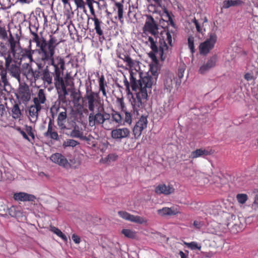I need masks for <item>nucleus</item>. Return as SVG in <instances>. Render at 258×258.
Listing matches in <instances>:
<instances>
[{
  "mask_svg": "<svg viewBox=\"0 0 258 258\" xmlns=\"http://www.w3.org/2000/svg\"><path fill=\"white\" fill-rule=\"evenodd\" d=\"M131 86L136 92L133 96L131 104L134 110L138 111L142 108L146 101L148 94L151 93L152 86L156 84L157 73L151 71V75L144 74L140 69L139 62H135L130 67Z\"/></svg>",
  "mask_w": 258,
  "mask_h": 258,
  "instance_id": "obj_1",
  "label": "nucleus"
},
{
  "mask_svg": "<svg viewBox=\"0 0 258 258\" xmlns=\"http://www.w3.org/2000/svg\"><path fill=\"white\" fill-rule=\"evenodd\" d=\"M59 43V42L55 37L50 35L48 45L46 47L41 45L42 49L37 50L38 55L36 61L37 65L39 69L43 68L46 62H51V64L54 68L55 86L58 93L66 96L68 92L63 79L61 77L64 70V61L60 56H56L55 58L53 57L55 49Z\"/></svg>",
  "mask_w": 258,
  "mask_h": 258,
  "instance_id": "obj_2",
  "label": "nucleus"
},
{
  "mask_svg": "<svg viewBox=\"0 0 258 258\" xmlns=\"http://www.w3.org/2000/svg\"><path fill=\"white\" fill-rule=\"evenodd\" d=\"M143 34L147 35L148 33L153 36L145 37L147 40L146 43L152 50L162 60H164L168 56L172 48V35L168 31L165 32L162 38H159L157 43V35L158 34V28L154 19L151 16H147L145 25L143 28Z\"/></svg>",
  "mask_w": 258,
  "mask_h": 258,
  "instance_id": "obj_3",
  "label": "nucleus"
},
{
  "mask_svg": "<svg viewBox=\"0 0 258 258\" xmlns=\"http://www.w3.org/2000/svg\"><path fill=\"white\" fill-rule=\"evenodd\" d=\"M110 118V114L105 112L103 106H101L100 109L96 113L91 112L88 116V123L90 127L95 126L96 125H102L105 129H108L105 122Z\"/></svg>",
  "mask_w": 258,
  "mask_h": 258,
  "instance_id": "obj_4",
  "label": "nucleus"
},
{
  "mask_svg": "<svg viewBox=\"0 0 258 258\" xmlns=\"http://www.w3.org/2000/svg\"><path fill=\"white\" fill-rule=\"evenodd\" d=\"M85 98L87 101V106L91 112L100 109L102 106L98 93L93 92L91 89L87 88Z\"/></svg>",
  "mask_w": 258,
  "mask_h": 258,
  "instance_id": "obj_5",
  "label": "nucleus"
},
{
  "mask_svg": "<svg viewBox=\"0 0 258 258\" xmlns=\"http://www.w3.org/2000/svg\"><path fill=\"white\" fill-rule=\"evenodd\" d=\"M217 39V37L215 33H210L209 38L205 42L201 43L199 46V50L201 54L204 55L208 54L214 47Z\"/></svg>",
  "mask_w": 258,
  "mask_h": 258,
  "instance_id": "obj_6",
  "label": "nucleus"
},
{
  "mask_svg": "<svg viewBox=\"0 0 258 258\" xmlns=\"http://www.w3.org/2000/svg\"><path fill=\"white\" fill-rule=\"evenodd\" d=\"M5 66L6 69L9 72L12 77L16 78L20 82L21 80V69L19 66L15 63H13L12 57L10 58L8 63L7 60L5 61Z\"/></svg>",
  "mask_w": 258,
  "mask_h": 258,
  "instance_id": "obj_7",
  "label": "nucleus"
},
{
  "mask_svg": "<svg viewBox=\"0 0 258 258\" xmlns=\"http://www.w3.org/2000/svg\"><path fill=\"white\" fill-rule=\"evenodd\" d=\"M118 214L121 218L126 221L139 224H146L148 221L147 219L144 217L134 215L126 211H119Z\"/></svg>",
  "mask_w": 258,
  "mask_h": 258,
  "instance_id": "obj_8",
  "label": "nucleus"
},
{
  "mask_svg": "<svg viewBox=\"0 0 258 258\" xmlns=\"http://www.w3.org/2000/svg\"><path fill=\"white\" fill-rule=\"evenodd\" d=\"M148 120L146 116H142L136 122L133 129V135L135 139H139L144 129L147 126Z\"/></svg>",
  "mask_w": 258,
  "mask_h": 258,
  "instance_id": "obj_9",
  "label": "nucleus"
},
{
  "mask_svg": "<svg viewBox=\"0 0 258 258\" xmlns=\"http://www.w3.org/2000/svg\"><path fill=\"white\" fill-rule=\"evenodd\" d=\"M130 131L126 127L118 128L113 130L111 133V137L115 140L120 141L130 137Z\"/></svg>",
  "mask_w": 258,
  "mask_h": 258,
  "instance_id": "obj_10",
  "label": "nucleus"
},
{
  "mask_svg": "<svg viewBox=\"0 0 258 258\" xmlns=\"http://www.w3.org/2000/svg\"><path fill=\"white\" fill-rule=\"evenodd\" d=\"M16 52V53L14 52L12 53L15 59L22 60L23 59L27 58L30 62L33 61L32 53L34 52V50L23 49L21 47L20 48L19 51Z\"/></svg>",
  "mask_w": 258,
  "mask_h": 258,
  "instance_id": "obj_11",
  "label": "nucleus"
},
{
  "mask_svg": "<svg viewBox=\"0 0 258 258\" xmlns=\"http://www.w3.org/2000/svg\"><path fill=\"white\" fill-rule=\"evenodd\" d=\"M217 61V56H212L205 63L201 66L199 70V73L201 74H205L209 71L211 69L216 66Z\"/></svg>",
  "mask_w": 258,
  "mask_h": 258,
  "instance_id": "obj_12",
  "label": "nucleus"
},
{
  "mask_svg": "<svg viewBox=\"0 0 258 258\" xmlns=\"http://www.w3.org/2000/svg\"><path fill=\"white\" fill-rule=\"evenodd\" d=\"M17 98L23 103L29 101L31 98V94L27 86H21L19 89L17 95Z\"/></svg>",
  "mask_w": 258,
  "mask_h": 258,
  "instance_id": "obj_13",
  "label": "nucleus"
},
{
  "mask_svg": "<svg viewBox=\"0 0 258 258\" xmlns=\"http://www.w3.org/2000/svg\"><path fill=\"white\" fill-rule=\"evenodd\" d=\"M14 199L17 202H34L36 197L32 194L25 192H16L13 195Z\"/></svg>",
  "mask_w": 258,
  "mask_h": 258,
  "instance_id": "obj_14",
  "label": "nucleus"
},
{
  "mask_svg": "<svg viewBox=\"0 0 258 258\" xmlns=\"http://www.w3.org/2000/svg\"><path fill=\"white\" fill-rule=\"evenodd\" d=\"M50 159L53 162L64 168H68L70 166L67 159L61 154L55 153L52 154Z\"/></svg>",
  "mask_w": 258,
  "mask_h": 258,
  "instance_id": "obj_15",
  "label": "nucleus"
},
{
  "mask_svg": "<svg viewBox=\"0 0 258 258\" xmlns=\"http://www.w3.org/2000/svg\"><path fill=\"white\" fill-rule=\"evenodd\" d=\"M214 151L212 149L208 148L198 149L191 152L189 158L191 159H195L199 157H204L208 155L213 154Z\"/></svg>",
  "mask_w": 258,
  "mask_h": 258,
  "instance_id": "obj_16",
  "label": "nucleus"
},
{
  "mask_svg": "<svg viewBox=\"0 0 258 258\" xmlns=\"http://www.w3.org/2000/svg\"><path fill=\"white\" fill-rule=\"evenodd\" d=\"M42 109V106L36 104L31 105L28 108L29 117L32 122H36L38 117V113Z\"/></svg>",
  "mask_w": 258,
  "mask_h": 258,
  "instance_id": "obj_17",
  "label": "nucleus"
},
{
  "mask_svg": "<svg viewBox=\"0 0 258 258\" xmlns=\"http://www.w3.org/2000/svg\"><path fill=\"white\" fill-rule=\"evenodd\" d=\"M174 188L171 185L161 184L158 185L155 188V191L157 194L168 195L173 193Z\"/></svg>",
  "mask_w": 258,
  "mask_h": 258,
  "instance_id": "obj_18",
  "label": "nucleus"
},
{
  "mask_svg": "<svg viewBox=\"0 0 258 258\" xmlns=\"http://www.w3.org/2000/svg\"><path fill=\"white\" fill-rule=\"evenodd\" d=\"M30 32L33 36L32 40L33 42L36 43V46L39 47L38 49H42V47L41 45L42 46L43 45L45 47H46L48 45V41H46V40L42 37L40 38L37 34L35 31H32L31 28H30Z\"/></svg>",
  "mask_w": 258,
  "mask_h": 258,
  "instance_id": "obj_19",
  "label": "nucleus"
},
{
  "mask_svg": "<svg viewBox=\"0 0 258 258\" xmlns=\"http://www.w3.org/2000/svg\"><path fill=\"white\" fill-rule=\"evenodd\" d=\"M9 43L10 44L11 54L16 52L19 51L20 48H21L19 40L15 39L12 35L9 39Z\"/></svg>",
  "mask_w": 258,
  "mask_h": 258,
  "instance_id": "obj_20",
  "label": "nucleus"
},
{
  "mask_svg": "<svg viewBox=\"0 0 258 258\" xmlns=\"http://www.w3.org/2000/svg\"><path fill=\"white\" fill-rule=\"evenodd\" d=\"M45 100L46 97L43 89H39L36 96L33 99L34 104L41 106L45 103Z\"/></svg>",
  "mask_w": 258,
  "mask_h": 258,
  "instance_id": "obj_21",
  "label": "nucleus"
},
{
  "mask_svg": "<svg viewBox=\"0 0 258 258\" xmlns=\"http://www.w3.org/2000/svg\"><path fill=\"white\" fill-rule=\"evenodd\" d=\"M41 79L44 83H46L48 85L52 83V74L49 72L48 67L42 71Z\"/></svg>",
  "mask_w": 258,
  "mask_h": 258,
  "instance_id": "obj_22",
  "label": "nucleus"
},
{
  "mask_svg": "<svg viewBox=\"0 0 258 258\" xmlns=\"http://www.w3.org/2000/svg\"><path fill=\"white\" fill-rule=\"evenodd\" d=\"M0 76L2 83H3V87L5 90H7V87L10 86V84L7 78V71L2 64L0 65Z\"/></svg>",
  "mask_w": 258,
  "mask_h": 258,
  "instance_id": "obj_23",
  "label": "nucleus"
},
{
  "mask_svg": "<svg viewBox=\"0 0 258 258\" xmlns=\"http://www.w3.org/2000/svg\"><path fill=\"white\" fill-rule=\"evenodd\" d=\"M157 213L161 216H165L167 215H176L178 213V212L172 208L165 207L158 210Z\"/></svg>",
  "mask_w": 258,
  "mask_h": 258,
  "instance_id": "obj_24",
  "label": "nucleus"
},
{
  "mask_svg": "<svg viewBox=\"0 0 258 258\" xmlns=\"http://www.w3.org/2000/svg\"><path fill=\"white\" fill-rule=\"evenodd\" d=\"M0 55L3 56L5 60L8 62L9 59L11 58V54L10 50H8L7 47L3 43H0Z\"/></svg>",
  "mask_w": 258,
  "mask_h": 258,
  "instance_id": "obj_25",
  "label": "nucleus"
},
{
  "mask_svg": "<svg viewBox=\"0 0 258 258\" xmlns=\"http://www.w3.org/2000/svg\"><path fill=\"white\" fill-rule=\"evenodd\" d=\"M45 136L50 138L57 140L58 139V135L55 131L53 129V127L51 121H50L48 125L47 132L45 133Z\"/></svg>",
  "mask_w": 258,
  "mask_h": 258,
  "instance_id": "obj_26",
  "label": "nucleus"
},
{
  "mask_svg": "<svg viewBox=\"0 0 258 258\" xmlns=\"http://www.w3.org/2000/svg\"><path fill=\"white\" fill-rule=\"evenodd\" d=\"M67 118V112L66 111L60 112L57 117V121L58 125L61 128H66L65 122Z\"/></svg>",
  "mask_w": 258,
  "mask_h": 258,
  "instance_id": "obj_27",
  "label": "nucleus"
},
{
  "mask_svg": "<svg viewBox=\"0 0 258 258\" xmlns=\"http://www.w3.org/2000/svg\"><path fill=\"white\" fill-rule=\"evenodd\" d=\"M163 82L164 90H166L167 92H170L173 86L172 76L171 75L165 76L163 79Z\"/></svg>",
  "mask_w": 258,
  "mask_h": 258,
  "instance_id": "obj_28",
  "label": "nucleus"
},
{
  "mask_svg": "<svg viewBox=\"0 0 258 258\" xmlns=\"http://www.w3.org/2000/svg\"><path fill=\"white\" fill-rule=\"evenodd\" d=\"M8 212L9 215L13 217H20L22 216V211L17 206H11L8 209Z\"/></svg>",
  "mask_w": 258,
  "mask_h": 258,
  "instance_id": "obj_29",
  "label": "nucleus"
},
{
  "mask_svg": "<svg viewBox=\"0 0 258 258\" xmlns=\"http://www.w3.org/2000/svg\"><path fill=\"white\" fill-rule=\"evenodd\" d=\"M241 0H227L223 2L222 7L224 9H228L231 6H238L242 4Z\"/></svg>",
  "mask_w": 258,
  "mask_h": 258,
  "instance_id": "obj_30",
  "label": "nucleus"
},
{
  "mask_svg": "<svg viewBox=\"0 0 258 258\" xmlns=\"http://www.w3.org/2000/svg\"><path fill=\"white\" fill-rule=\"evenodd\" d=\"M70 135L73 138H79L83 140H88V138L83 136V133L76 127L71 132Z\"/></svg>",
  "mask_w": 258,
  "mask_h": 258,
  "instance_id": "obj_31",
  "label": "nucleus"
},
{
  "mask_svg": "<svg viewBox=\"0 0 258 258\" xmlns=\"http://www.w3.org/2000/svg\"><path fill=\"white\" fill-rule=\"evenodd\" d=\"M91 19L94 22L95 30L96 33L99 36L103 35V31L101 28V22L96 17L92 18Z\"/></svg>",
  "mask_w": 258,
  "mask_h": 258,
  "instance_id": "obj_32",
  "label": "nucleus"
},
{
  "mask_svg": "<svg viewBox=\"0 0 258 258\" xmlns=\"http://www.w3.org/2000/svg\"><path fill=\"white\" fill-rule=\"evenodd\" d=\"M12 116L15 119H18L21 116V112L19 106L17 104H15L12 108Z\"/></svg>",
  "mask_w": 258,
  "mask_h": 258,
  "instance_id": "obj_33",
  "label": "nucleus"
},
{
  "mask_svg": "<svg viewBox=\"0 0 258 258\" xmlns=\"http://www.w3.org/2000/svg\"><path fill=\"white\" fill-rule=\"evenodd\" d=\"M50 230L51 232L57 235L58 236L60 237L64 241H67L68 238L67 236L62 233V232L57 228L54 226H50Z\"/></svg>",
  "mask_w": 258,
  "mask_h": 258,
  "instance_id": "obj_34",
  "label": "nucleus"
},
{
  "mask_svg": "<svg viewBox=\"0 0 258 258\" xmlns=\"http://www.w3.org/2000/svg\"><path fill=\"white\" fill-rule=\"evenodd\" d=\"M118 156L116 154H110L106 157L102 158L101 162L103 163H108L109 162L115 161L117 160Z\"/></svg>",
  "mask_w": 258,
  "mask_h": 258,
  "instance_id": "obj_35",
  "label": "nucleus"
},
{
  "mask_svg": "<svg viewBox=\"0 0 258 258\" xmlns=\"http://www.w3.org/2000/svg\"><path fill=\"white\" fill-rule=\"evenodd\" d=\"M79 144V142L73 139H67L63 142L62 146L64 148L68 147H74Z\"/></svg>",
  "mask_w": 258,
  "mask_h": 258,
  "instance_id": "obj_36",
  "label": "nucleus"
},
{
  "mask_svg": "<svg viewBox=\"0 0 258 258\" xmlns=\"http://www.w3.org/2000/svg\"><path fill=\"white\" fill-rule=\"evenodd\" d=\"M162 17L166 21L169 22L172 26H174V22L172 18V14L170 13L166 9H165L162 14Z\"/></svg>",
  "mask_w": 258,
  "mask_h": 258,
  "instance_id": "obj_37",
  "label": "nucleus"
},
{
  "mask_svg": "<svg viewBox=\"0 0 258 258\" xmlns=\"http://www.w3.org/2000/svg\"><path fill=\"white\" fill-rule=\"evenodd\" d=\"M121 233L126 237L133 238L136 237V232L128 229H123L122 230Z\"/></svg>",
  "mask_w": 258,
  "mask_h": 258,
  "instance_id": "obj_38",
  "label": "nucleus"
},
{
  "mask_svg": "<svg viewBox=\"0 0 258 258\" xmlns=\"http://www.w3.org/2000/svg\"><path fill=\"white\" fill-rule=\"evenodd\" d=\"M112 119L117 123H121L122 118L120 114L117 112L114 111L111 114Z\"/></svg>",
  "mask_w": 258,
  "mask_h": 258,
  "instance_id": "obj_39",
  "label": "nucleus"
},
{
  "mask_svg": "<svg viewBox=\"0 0 258 258\" xmlns=\"http://www.w3.org/2000/svg\"><path fill=\"white\" fill-rule=\"evenodd\" d=\"M87 4L90 9L91 15L94 17H96L95 10L93 8V3H96L99 4V3L95 1L94 0H86Z\"/></svg>",
  "mask_w": 258,
  "mask_h": 258,
  "instance_id": "obj_40",
  "label": "nucleus"
},
{
  "mask_svg": "<svg viewBox=\"0 0 258 258\" xmlns=\"http://www.w3.org/2000/svg\"><path fill=\"white\" fill-rule=\"evenodd\" d=\"M115 6L117 8L118 18L121 21L123 18V5L120 3H116Z\"/></svg>",
  "mask_w": 258,
  "mask_h": 258,
  "instance_id": "obj_41",
  "label": "nucleus"
},
{
  "mask_svg": "<svg viewBox=\"0 0 258 258\" xmlns=\"http://www.w3.org/2000/svg\"><path fill=\"white\" fill-rule=\"evenodd\" d=\"M126 63V64L130 67L132 65L134 64V62H137V61L133 60L128 55H123V57H120Z\"/></svg>",
  "mask_w": 258,
  "mask_h": 258,
  "instance_id": "obj_42",
  "label": "nucleus"
},
{
  "mask_svg": "<svg viewBox=\"0 0 258 258\" xmlns=\"http://www.w3.org/2000/svg\"><path fill=\"white\" fill-rule=\"evenodd\" d=\"M194 41V38L192 36L188 37V46L192 53H194L195 52Z\"/></svg>",
  "mask_w": 258,
  "mask_h": 258,
  "instance_id": "obj_43",
  "label": "nucleus"
},
{
  "mask_svg": "<svg viewBox=\"0 0 258 258\" xmlns=\"http://www.w3.org/2000/svg\"><path fill=\"white\" fill-rule=\"evenodd\" d=\"M124 85L126 88V91L128 95H131L132 96V99L130 100L131 101L133 100V96H134L133 94L131 92L130 90V85L126 78L124 76V79L123 80Z\"/></svg>",
  "mask_w": 258,
  "mask_h": 258,
  "instance_id": "obj_44",
  "label": "nucleus"
},
{
  "mask_svg": "<svg viewBox=\"0 0 258 258\" xmlns=\"http://www.w3.org/2000/svg\"><path fill=\"white\" fill-rule=\"evenodd\" d=\"M35 74V72L31 68H29L27 69V72L25 73L26 78L30 80H32Z\"/></svg>",
  "mask_w": 258,
  "mask_h": 258,
  "instance_id": "obj_45",
  "label": "nucleus"
},
{
  "mask_svg": "<svg viewBox=\"0 0 258 258\" xmlns=\"http://www.w3.org/2000/svg\"><path fill=\"white\" fill-rule=\"evenodd\" d=\"M124 121L125 122L128 124H131L132 122V118L131 113L126 111L124 110Z\"/></svg>",
  "mask_w": 258,
  "mask_h": 258,
  "instance_id": "obj_46",
  "label": "nucleus"
},
{
  "mask_svg": "<svg viewBox=\"0 0 258 258\" xmlns=\"http://www.w3.org/2000/svg\"><path fill=\"white\" fill-rule=\"evenodd\" d=\"M236 198L238 202L241 204H244L247 199V196L245 194H238Z\"/></svg>",
  "mask_w": 258,
  "mask_h": 258,
  "instance_id": "obj_47",
  "label": "nucleus"
},
{
  "mask_svg": "<svg viewBox=\"0 0 258 258\" xmlns=\"http://www.w3.org/2000/svg\"><path fill=\"white\" fill-rule=\"evenodd\" d=\"M185 244L192 250L199 249L200 250L201 248V246H199L197 242H191L190 243H185Z\"/></svg>",
  "mask_w": 258,
  "mask_h": 258,
  "instance_id": "obj_48",
  "label": "nucleus"
},
{
  "mask_svg": "<svg viewBox=\"0 0 258 258\" xmlns=\"http://www.w3.org/2000/svg\"><path fill=\"white\" fill-rule=\"evenodd\" d=\"M185 68L186 67L184 64H180L179 66L178 70V76L179 78L181 79L183 77Z\"/></svg>",
  "mask_w": 258,
  "mask_h": 258,
  "instance_id": "obj_49",
  "label": "nucleus"
},
{
  "mask_svg": "<svg viewBox=\"0 0 258 258\" xmlns=\"http://www.w3.org/2000/svg\"><path fill=\"white\" fill-rule=\"evenodd\" d=\"M78 8L85 9V3L83 0H74Z\"/></svg>",
  "mask_w": 258,
  "mask_h": 258,
  "instance_id": "obj_50",
  "label": "nucleus"
},
{
  "mask_svg": "<svg viewBox=\"0 0 258 258\" xmlns=\"http://www.w3.org/2000/svg\"><path fill=\"white\" fill-rule=\"evenodd\" d=\"M7 37V33L5 28L0 27V38L5 39Z\"/></svg>",
  "mask_w": 258,
  "mask_h": 258,
  "instance_id": "obj_51",
  "label": "nucleus"
},
{
  "mask_svg": "<svg viewBox=\"0 0 258 258\" xmlns=\"http://www.w3.org/2000/svg\"><path fill=\"white\" fill-rule=\"evenodd\" d=\"M99 88L104 87L106 86V84L105 83V78L104 76L102 75L99 79Z\"/></svg>",
  "mask_w": 258,
  "mask_h": 258,
  "instance_id": "obj_52",
  "label": "nucleus"
},
{
  "mask_svg": "<svg viewBox=\"0 0 258 258\" xmlns=\"http://www.w3.org/2000/svg\"><path fill=\"white\" fill-rule=\"evenodd\" d=\"M193 22L195 23L196 25L197 31L199 33H202L203 29L201 28L200 24L198 23V21L196 19H194V20H193Z\"/></svg>",
  "mask_w": 258,
  "mask_h": 258,
  "instance_id": "obj_53",
  "label": "nucleus"
},
{
  "mask_svg": "<svg viewBox=\"0 0 258 258\" xmlns=\"http://www.w3.org/2000/svg\"><path fill=\"white\" fill-rule=\"evenodd\" d=\"M72 239L74 242L76 244H79L80 242V237L75 234H73L72 236Z\"/></svg>",
  "mask_w": 258,
  "mask_h": 258,
  "instance_id": "obj_54",
  "label": "nucleus"
},
{
  "mask_svg": "<svg viewBox=\"0 0 258 258\" xmlns=\"http://www.w3.org/2000/svg\"><path fill=\"white\" fill-rule=\"evenodd\" d=\"M244 78L247 81H250L254 79V76L250 73H246L244 76Z\"/></svg>",
  "mask_w": 258,
  "mask_h": 258,
  "instance_id": "obj_55",
  "label": "nucleus"
},
{
  "mask_svg": "<svg viewBox=\"0 0 258 258\" xmlns=\"http://www.w3.org/2000/svg\"><path fill=\"white\" fill-rule=\"evenodd\" d=\"M203 225V223L199 221H195L194 222V226L198 229L200 228Z\"/></svg>",
  "mask_w": 258,
  "mask_h": 258,
  "instance_id": "obj_56",
  "label": "nucleus"
},
{
  "mask_svg": "<svg viewBox=\"0 0 258 258\" xmlns=\"http://www.w3.org/2000/svg\"><path fill=\"white\" fill-rule=\"evenodd\" d=\"M117 101L118 103L119 104L120 106V108L123 110L124 108L125 107L124 103L123 102V101L122 99L120 98H117Z\"/></svg>",
  "mask_w": 258,
  "mask_h": 258,
  "instance_id": "obj_57",
  "label": "nucleus"
},
{
  "mask_svg": "<svg viewBox=\"0 0 258 258\" xmlns=\"http://www.w3.org/2000/svg\"><path fill=\"white\" fill-rule=\"evenodd\" d=\"M20 133L24 139H25L26 140H27L28 141H30L29 138H28L26 133L24 131H20Z\"/></svg>",
  "mask_w": 258,
  "mask_h": 258,
  "instance_id": "obj_58",
  "label": "nucleus"
},
{
  "mask_svg": "<svg viewBox=\"0 0 258 258\" xmlns=\"http://www.w3.org/2000/svg\"><path fill=\"white\" fill-rule=\"evenodd\" d=\"M99 91L102 92L103 96L107 97V94L106 92L105 87L99 88Z\"/></svg>",
  "mask_w": 258,
  "mask_h": 258,
  "instance_id": "obj_59",
  "label": "nucleus"
},
{
  "mask_svg": "<svg viewBox=\"0 0 258 258\" xmlns=\"http://www.w3.org/2000/svg\"><path fill=\"white\" fill-rule=\"evenodd\" d=\"M5 112V108L3 104L0 105V115H3Z\"/></svg>",
  "mask_w": 258,
  "mask_h": 258,
  "instance_id": "obj_60",
  "label": "nucleus"
},
{
  "mask_svg": "<svg viewBox=\"0 0 258 258\" xmlns=\"http://www.w3.org/2000/svg\"><path fill=\"white\" fill-rule=\"evenodd\" d=\"M31 130H32V128L31 127H29L28 128H27V133L28 134V135L30 136H31L33 139L34 138V134L32 133L31 132Z\"/></svg>",
  "mask_w": 258,
  "mask_h": 258,
  "instance_id": "obj_61",
  "label": "nucleus"
},
{
  "mask_svg": "<svg viewBox=\"0 0 258 258\" xmlns=\"http://www.w3.org/2000/svg\"><path fill=\"white\" fill-rule=\"evenodd\" d=\"M179 254L180 255L181 258H186V256L185 254L182 251H179Z\"/></svg>",
  "mask_w": 258,
  "mask_h": 258,
  "instance_id": "obj_62",
  "label": "nucleus"
},
{
  "mask_svg": "<svg viewBox=\"0 0 258 258\" xmlns=\"http://www.w3.org/2000/svg\"><path fill=\"white\" fill-rule=\"evenodd\" d=\"M34 72L35 73V74L34 75L33 79L34 80V81H36L37 79H38V78L39 77V73L37 71H34Z\"/></svg>",
  "mask_w": 258,
  "mask_h": 258,
  "instance_id": "obj_63",
  "label": "nucleus"
},
{
  "mask_svg": "<svg viewBox=\"0 0 258 258\" xmlns=\"http://www.w3.org/2000/svg\"><path fill=\"white\" fill-rule=\"evenodd\" d=\"M61 1L62 2V3L64 4H66L68 3V0H61Z\"/></svg>",
  "mask_w": 258,
  "mask_h": 258,
  "instance_id": "obj_64",
  "label": "nucleus"
}]
</instances>
